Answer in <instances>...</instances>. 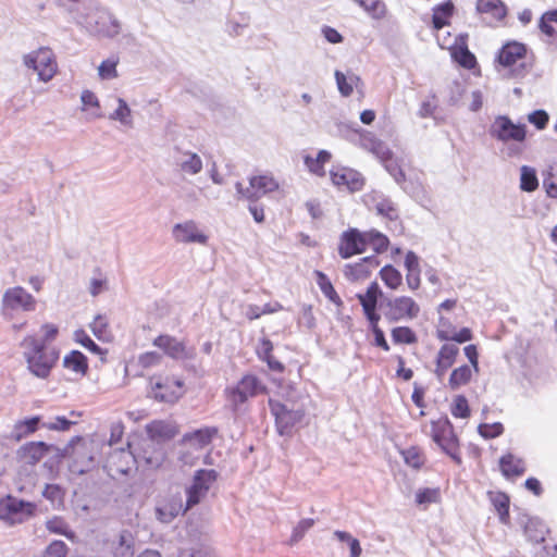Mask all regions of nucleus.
Segmentation results:
<instances>
[{
  "mask_svg": "<svg viewBox=\"0 0 557 557\" xmlns=\"http://www.w3.org/2000/svg\"><path fill=\"white\" fill-rule=\"evenodd\" d=\"M219 475L220 474L215 469L200 468L194 472L191 483L209 492L211 485L218 480Z\"/></svg>",
  "mask_w": 557,
  "mask_h": 557,
  "instance_id": "nucleus-42",
  "label": "nucleus"
},
{
  "mask_svg": "<svg viewBox=\"0 0 557 557\" xmlns=\"http://www.w3.org/2000/svg\"><path fill=\"white\" fill-rule=\"evenodd\" d=\"M329 174L334 186L345 187L350 194L361 191L366 186V177L362 173L346 165H334Z\"/></svg>",
  "mask_w": 557,
  "mask_h": 557,
  "instance_id": "nucleus-13",
  "label": "nucleus"
},
{
  "mask_svg": "<svg viewBox=\"0 0 557 557\" xmlns=\"http://www.w3.org/2000/svg\"><path fill=\"white\" fill-rule=\"evenodd\" d=\"M208 492L205 491L203 488L195 485L194 483L190 482L189 485H187L185 487V495H186V500H185V509H191L193 507L199 505L203 498L207 496Z\"/></svg>",
  "mask_w": 557,
  "mask_h": 557,
  "instance_id": "nucleus-49",
  "label": "nucleus"
},
{
  "mask_svg": "<svg viewBox=\"0 0 557 557\" xmlns=\"http://www.w3.org/2000/svg\"><path fill=\"white\" fill-rule=\"evenodd\" d=\"M113 557H134L135 537L131 530L123 529L117 534V540L112 543Z\"/></svg>",
  "mask_w": 557,
  "mask_h": 557,
  "instance_id": "nucleus-26",
  "label": "nucleus"
},
{
  "mask_svg": "<svg viewBox=\"0 0 557 557\" xmlns=\"http://www.w3.org/2000/svg\"><path fill=\"white\" fill-rule=\"evenodd\" d=\"M542 175V185L546 193V196L552 199H557V183L553 180L552 169L543 171Z\"/></svg>",
  "mask_w": 557,
  "mask_h": 557,
  "instance_id": "nucleus-64",
  "label": "nucleus"
},
{
  "mask_svg": "<svg viewBox=\"0 0 557 557\" xmlns=\"http://www.w3.org/2000/svg\"><path fill=\"white\" fill-rule=\"evenodd\" d=\"M183 392H177L166 385L162 392H154L153 399L158 403L174 405L183 397Z\"/></svg>",
  "mask_w": 557,
  "mask_h": 557,
  "instance_id": "nucleus-60",
  "label": "nucleus"
},
{
  "mask_svg": "<svg viewBox=\"0 0 557 557\" xmlns=\"http://www.w3.org/2000/svg\"><path fill=\"white\" fill-rule=\"evenodd\" d=\"M518 523L522 527L527 540L531 543H544L546 534L550 532V529L542 518L530 516L527 512L519 516Z\"/></svg>",
  "mask_w": 557,
  "mask_h": 557,
  "instance_id": "nucleus-15",
  "label": "nucleus"
},
{
  "mask_svg": "<svg viewBox=\"0 0 557 557\" xmlns=\"http://www.w3.org/2000/svg\"><path fill=\"white\" fill-rule=\"evenodd\" d=\"M333 534L337 541L348 545L349 553L355 550L362 552L360 541L357 537L352 536L351 533H349L348 531L336 530L334 531Z\"/></svg>",
  "mask_w": 557,
  "mask_h": 557,
  "instance_id": "nucleus-63",
  "label": "nucleus"
},
{
  "mask_svg": "<svg viewBox=\"0 0 557 557\" xmlns=\"http://www.w3.org/2000/svg\"><path fill=\"white\" fill-rule=\"evenodd\" d=\"M315 520L313 518H302L292 530V534L287 540V545L294 546L299 543L306 535V533L314 525Z\"/></svg>",
  "mask_w": 557,
  "mask_h": 557,
  "instance_id": "nucleus-47",
  "label": "nucleus"
},
{
  "mask_svg": "<svg viewBox=\"0 0 557 557\" xmlns=\"http://www.w3.org/2000/svg\"><path fill=\"white\" fill-rule=\"evenodd\" d=\"M147 437L154 443H168L175 438L180 433L178 425L175 422L154 419L145 425Z\"/></svg>",
  "mask_w": 557,
  "mask_h": 557,
  "instance_id": "nucleus-16",
  "label": "nucleus"
},
{
  "mask_svg": "<svg viewBox=\"0 0 557 557\" xmlns=\"http://www.w3.org/2000/svg\"><path fill=\"white\" fill-rule=\"evenodd\" d=\"M153 346L161 349L164 355L169 358L178 361L181 351H183L185 343L178 341L175 336L169 334H160L158 335L153 342Z\"/></svg>",
  "mask_w": 557,
  "mask_h": 557,
  "instance_id": "nucleus-25",
  "label": "nucleus"
},
{
  "mask_svg": "<svg viewBox=\"0 0 557 557\" xmlns=\"http://www.w3.org/2000/svg\"><path fill=\"white\" fill-rule=\"evenodd\" d=\"M377 159L397 185L405 181L406 173L401 166V159L397 158L391 148H386Z\"/></svg>",
  "mask_w": 557,
  "mask_h": 557,
  "instance_id": "nucleus-23",
  "label": "nucleus"
},
{
  "mask_svg": "<svg viewBox=\"0 0 557 557\" xmlns=\"http://www.w3.org/2000/svg\"><path fill=\"white\" fill-rule=\"evenodd\" d=\"M455 14V5L450 0L435 5L432 9L431 28L437 33L445 26H449Z\"/></svg>",
  "mask_w": 557,
  "mask_h": 557,
  "instance_id": "nucleus-22",
  "label": "nucleus"
},
{
  "mask_svg": "<svg viewBox=\"0 0 557 557\" xmlns=\"http://www.w3.org/2000/svg\"><path fill=\"white\" fill-rule=\"evenodd\" d=\"M268 406L274 418L276 434L281 437L292 438L294 429L305 419L306 410L302 407L289 409L285 403L271 397L268 399Z\"/></svg>",
  "mask_w": 557,
  "mask_h": 557,
  "instance_id": "nucleus-3",
  "label": "nucleus"
},
{
  "mask_svg": "<svg viewBox=\"0 0 557 557\" xmlns=\"http://www.w3.org/2000/svg\"><path fill=\"white\" fill-rule=\"evenodd\" d=\"M332 159V153L330 150L320 149L317 152V157H312L311 154H305L302 157L304 164L308 169V171L319 177L325 176V164L329 163Z\"/></svg>",
  "mask_w": 557,
  "mask_h": 557,
  "instance_id": "nucleus-28",
  "label": "nucleus"
},
{
  "mask_svg": "<svg viewBox=\"0 0 557 557\" xmlns=\"http://www.w3.org/2000/svg\"><path fill=\"white\" fill-rule=\"evenodd\" d=\"M344 275L349 282H358L368 278L371 275L369 268L362 263L361 258L354 263H347L344 267Z\"/></svg>",
  "mask_w": 557,
  "mask_h": 557,
  "instance_id": "nucleus-43",
  "label": "nucleus"
},
{
  "mask_svg": "<svg viewBox=\"0 0 557 557\" xmlns=\"http://www.w3.org/2000/svg\"><path fill=\"white\" fill-rule=\"evenodd\" d=\"M75 424H77V421L70 420L65 416H55L53 421L42 422L41 428L48 429L50 431L65 432Z\"/></svg>",
  "mask_w": 557,
  "mask_h": 557,
  "instance_id": "nucleus-57",
  "label": "nucleus"
},
{
  "mask_svg": "<svg viewBox=\"0 0 557 557\" xmlns=\"http://www.w3.org/2000/svg\"><path fill=\"white\" fill-rule=\"evenodd\" d=\"M351 72H334L337 89L342 97H349L354 87L358 88V83L361 82L357 75H348Z\"/></svg>",
  "mask_w": 557,
  "mask_h": 557,
  "instance_id": "nucleus-35",
  "label": "nucleus"
},
{
  "mask_svg": "<svg viewBox=\"0 0 557 557\" xmlns=\"http://www.w3.org/2000/svg\"><path fill=\"white\" fill-rule=\"evenodd\" d=\"M73 339L89 352L97 355L102 363L108 362L107 356L109 350L98 345L84 329L79 327L75 330Z\"/></svg>",
  "mask_w": 557,
  "mask_h": 557,
  "instance_id": "nucleus-30",
  "label": "nucleus"
},
{
  "mask_svg": "<svg viewBox=\"0 0 557 557\" xmlns=\"http://www.w3.org/2000/svg\"><path fill=\"white\" fill-rule=\"evenodd\" d=\"M488 135L503 144L525 141L528 126L522 122L515 123L507 114H499L490 124Z\"/></svg>",
  "mask_w": 557,
  "mask_h": 557,
  "instance_id": "nucleus-7",
  "label": "nucleus"
},
{
  "mask_svg": "<svg viewBox=\"0 0 557 557\" xmlns=\"http://www.w3.org/2000/svg\"><path fill=\"white\" fill-rule=\"evenodd\" d=\"M539 184L540 183L535 168L530 165H522L520 168V189L525 193H533L539 188Z\"/></svg>",
  "mask_w": 557,
  "mask_h": 557,
  "instance_id": "nucleus-41",
  "label": "nucleus"
},
{
  "mask_svg": "<svg viewBox=\"0 0 557 557\" xmlns=\"http://www.w3.org/2000/svg\"><path fill=\"white\" fill-rule=\"evenodd\" d=\"M488 496L496 512L510 509V497L506 492H488Z\"/></svg>",
  "mask_w": 557,
  "mask_h": 557,
  "instance_id": "nucleus-61",
  "label": "nucleus"
},
{
  "mask_svg": "<svg viewBox=\"0 0 557 557\" xmlns=\"http://www.w3.org/2000/svg\"><path fill=\"white\" fill-rule=\"evenodd\" d=\"M109 119L122 125L133 127L132 110L124 98H117V108L109 114Z\"/></svg>",
  "mask_w": 557,
  "mask_h": 557,
  "instance_id": "nucleus-44",
  "label": "nucleus"
},
{
  "mask_svg": "<svg viewBox=\"0 0 557 557\" xmlns=\"http://www.w3.org/2000/svg\"><path fill=\"white\" fill-rule=\"evenodd\" d=\"M398 185L409 197L414 200H420L424 197V188L418 180L407 178L406 176L405 181Z\"/></svg>",
  "mask_w": 557,
  "mask_h": 557,
  "instance_id": "nucleus-56",
  "label": "nucleus"
},
{
  "mask_svg": "<svg viewBox=\"0 0 557 557\" xmlns=\"http://www.w3.org/2000/svg\"><path fill=\"white\" fill-rule=\"evenodd\" d=\"M505 432V426L502 422H481L478 425V433L484 440H493L499 437Z\"/></svg>",
  "mask_w": 557,
  "mask_h": 557,
  "instance_id": "nucleus-52",
  "label": "nucleus"
},
{
  "mask_svg": "<svg viewBox=\"0 0 557 557\" xmlns=\"http://www.w3.org/2000/svg\"><path fill=\"white\" fill-rule=\"evenodd\" d=\"M69 547L62 540L51 541L41 554V557H66Z\"/></svg>",
  "mask_w": 557,
  "mask_h": 557,
  "instance_id": "nucleus-58",
  "label": "nucleus"
},
{
  "mask_svg": "<svg viewBox=\"0 0 557 557\" xmlns=\"http://www.w3.org/2000/svg\"><path fill=\"white\" fill-rule=\"evenodd\" d=\"M20 346L27 347L23 357L28 372L37 379L47 380L52 372L51 363L48 362L46 357L47 346L38 343V338L33 334L26 335Z\"/></svg>",
  "mask_w": 557,
  "mask_h": 557,
  "instance_id": "nucleus-5",
  "label": "nucleus"
},
{
  "mask_svg": "<svg viewBox=\"0 0 557 557\" xmlns=\"http://www.w3.org/2000/svg\"><path fill=\"white\" fill-rule=\"evenodd\" d=\"M62 367L79 376H85L89 371V359L83 351L72 349L63 357Z\"/></svg>",
  "mask_w": 557,
  "mask_h": 557,
  "instance_id": "nucleus-24",
  "label": "nucleus"
},
{
  "mask_svg": "<svg viewBox=\"0 0 557 557\" xmlns=\"http://www.w3.org/2000/svg\"><path fill=\"white\" fill-rule=\"evenodd\" d=\"M219 434V428L215 425H205L194 429L183 434L180 440L181 445L190 444L195 449H202L210 445Z\"/></svg>",
  "mask_w": 557,
  "mask_h": 557,
  "instance_id": "nucleus-17",
  "label": "nucleus"
},
{
  "mask_svg": "<svg viewBox=\"0 0 557 557\" xmlns=\"http://www.w3.org/2000/svg\"><path fill=\"white\" fill-rule=\"evenodd\" d=\"M24 64L33 70H57V57L51 48L41 47L24 57Z\"/></svg>",
  "mask_w": 557,
  "mask_h": 557,
  "instance_id": "nucleus-18",
  "label": "nucleus"
},
{
  "mask_svg": "<svg viewBox=\"0 0 557 557\" xmlns=\"http://www.w3.org/2000/svg\"><path fill=\"white\" fill-rule=\"evenodd\" d=\"M476 10L490 14L496 21H502L507 15V8L500 0H478Z\"/></svg>",
  "mask_w": 557,
  "mask_h": 557,
  "instance_id": "nucleus-33",
  "label": "nucleus"
},
{
  "mask_svg": "<svg viewBox=\"0 0 557 557\" xmlns=\"http://www.w3.org/2000/svg\"><path fill=\"white\" fill-rule=\"evenodd\" d=\"M313 275L317 282V285L319 286L321 293L324 295V297L332 302L337 308H341L344 306V301L342 300L341 296L336 292L331 278L326 273H324L321 270H314Z\"/></svg>",
  "mask_w": 557,
  "mask_h": 557,
  "instance_id": "nucleus-29",
  "label": "nucleus"
},
{
  "mask_svg": "<svg viewBox=\"0 0 557 557\" xmlns=\"http://www.w3.org/2000/svg\"><path fill=\"white\" fill-rule=\"evenodd\" d=\"M37 300L23 286L16 285L7 288L1 299V311L3 314L10 311L33 312L36 310Z\"/></svg>",
  "mask_w": 557,
  "mask_h": 557,
  "instance_id": "nucleus-9",
  "label": "nucleus"
},
{
  "mask_svg": "<svg viewBox=\"0 0 557 557\" xmlns=\"http://www.w3.org/2000/svg\"><path fill=\"white\" fill-rule=\"evenodd\" d=\"M498 467L502 475L506 480H513L522 476L525 471V461L511 451L503 454L498 459Z\"/></svg>",
  "mask_w": 557,
  "mask_h": 557,
  "instance_id": "nucleus-20",
  "label": "nucleus"
},
{
  "mask_svg": "<svg viewBox=\"0 0 557 557\" xmlns=\"http://www.w3.org/2000/svg\"><path fill=\"white\" fill-rule=\"evenodd\" d=\"M173 236L177 242L184 244L206 245L209 240V236L200 231L194 221L176 223L173 227Z\"/></svg>",
  "mask_w": 557,
  "mask_h": 557,
  "instance_id": "nucleus-19",
  "label": "nucleus"
},
{
  "mask_svg": "<svg viewBox=\"0 0 557 557\" xmlns=\"http://www.w3.org/2000/svg\"><path fill=\"white\" fill-rule=\"evenodd\" d=\"M391 338L394 345H414L419 341L416 331L408 325L394 326L391 330Z\"/></svg>",
  "mask_w": 557,
  "mask_h": 557,
  "instance_id": "nucleus-34",
  "label": "nucleus"
},
{
  "mask_svg": "<svg viewBox=\"0 0 557 557\" xmlns=\"http://www.w3.org/2000/svg\"><path fill=\"white\" fill-rule=\"evenodd\" d=\"M273 342L269 337L263 336L259 339L256 347V356L267 364L270 371L283 374L286 369L285 364L273 356Z\"/></svg>",
  "mask_w": 557,
  "mask_h": 557,
  "instance_id": "nucleus-21",
  "label": "nucleus"
},
{
  "mask_svg": "<svg viewBox=\"0 0 557 557\" xmlns=\"http://www.w3.org/2000/svg\"><path fill=\"white\" fill-rule=\"evenodd\" d=\"M89 327L94 336L102 343H111L113 335L109 329V319L106 314L97 313Z\"/></svg>",
  "mask_w": 557,
  "mask_h": 557,
  "instance_id": "nucleus-32",
  "label": "nucleus"
},
{
  "mask_svg": "<svg viewBox=\"0 0 557 557\" xmlns=\"http://www.w3.org/2000/svg\"><path fill=\"white\" fill-rule=\"evenodd\" d=\"M352 131L358 134L359 145L373 153L376 158L381 156V153L388 148L385 143L377 138L372 132L367 131L362 127L352 128Z\"/></svg>",
  "mask_w": 557,
  "mask_h": 557,
  "instance_id": "nucleus-31",
  "label": "nucleus"
},
{
  "mask_svg": "<svg viewBox=\"0 0 557 557\" xmlns=\"http://www.w3.org/2000/svg\"><path fill=\"white\" fill-rule=\"evenodd\" d=\"M375 211L377 215H381L389 221H396L399 219L396 206L391 199L386 197H384L375 205Z\"/></svg>",
  "mask_w": 557,
  "mask_h": 557,
  "instance_id": "nucleus-55",
  "label": "nucleus"
},
{
  "mask_svg": "<svg viewBox=\"0 0 557 557\" xmlns=\"http://www.w3.org/2000/svg\"><path fill=\"white\" fill-rule=\"evenodd\" d=\"M387 310L383 315L388 323H396L401 320H412L418 317L420 307L409 296H398L394 299H386Z\"/></svg>",
  "mask_w": 557,
  "mask_h": 557,
  "instance_id": "nucleus-11",
  "label": "nucleus"
},
{
  "mask_svg": "<svg viewBox=\"0 0 557 557\" xmlns=\"http://www.w3.org/2000/svg\"><path fill=\"white\" fill-rule=\"evenodd\" d=\"M51 448H54L53 443H47L45 441L26 442L16 449V460L18 462H25L28 466H35L44 457L51 454Z\"/></svg>",
  "mask_w": 557,
  "mask_h": 557,
  "instance_id": "nucleus-14",
  "label": "nucleus"
},
{
  "mask_svg": "<svg viewBox=\"0 0 557 557\" xmlns=\"http://www.w3.org/2000/svg\"><path fill=\"white\" fill-rule=\"evenodd\" d=\"M188 509H185L183 495L181 492L169 493L159 500L154 506V517L157 521L163 524H170L178 516H184Z\"/></svg>",
  "mask_w": 557,
  "mask_h": 557,
  "instance_id": "nucleus-10",
  "label": "nucleus"
},
{
  "mask_svg": "<svg viewBox=\"0 0 557 557\" xmlns=\"http://www.w3.org/2000/svg\"><path fill=\"white\" fill-rule=\"evenodd\" d=\"M400 455L405 465L414 470H420L424 465V460L422 459V451L419 446L412 445L404 448L400 450Z\"/></svg>",
  "mask_w": 557,
  "mask_h": 557,
  "instance_id": "nucleus-46",
  "label": "nucleus"
},
{
  "mask_svg": "<svg viewBox=\"0 0 557 557\" xmlns=\"http://www.w3.org/2000/svg\"><path fill=\"white\" fill-rule=\"evenodd\" d=\"M37 504L32 500L7 494L0 498V520L9 527L22 524L35 517Z\"/></svg>",
  "mask_w": 557,
  "mask_h": 557,
  "instance_id": "nucleus-4",
  "label": "nucleus"
},
{
  "mask_svg": "<svg viewBox=\"0 0 557 557\" xmlns=\"http://www.w3.org/2000/svg\"><path fill=\"white\" fill-rule=\"evenodd\" d=\"M269 393V387L253 373H245L236 384L224 388V396L230 401L232 412H237L249 398Z\"/></svg>",
  "mask_w": 557,
  "mask_h": 557,
  "instance_id": "nucleus-2",
  "label": "nucleus"
},
{
  "mask_svg": "<svg viewBox=\"0 0 557 557\" xmlns=\"http://www.w3.org/2000/svg\"><path fill=\"white\" fill-rule=\"evenodd\" d=\"M472 379V371L469 364H461L450 372L448 379V386L450 389L456 391L459 387L467 385Z\"/></svg>",
  "mask_w": 557,
  "mask_h": 557,
  "instance_id": "nucleus-39",
  "label": "nucleus"
},
{
  "mask_svg": "<svg viewBox=\"0 0 557 557\" xmlns=\"http://www.w3.org/2000/svg\"><path fill=\"white\" fill-rule=\"evenodd\" d=\"M553 23L557 24V9L546 11L539 21L540 30L548 38H554L557 35Z\"/></svg>",
  "mask_w": 557,
  "mask_h": 557,
  "instance_id": "nucleus-50",
  "label": "nucleus"
},
{
  "mask_svg": "<svg viewBox=\"0 0 557 557\" xmlns=\"http://www.w3.org/2000/svg\"><path fill=\"white\" fill-rule=\"evenodd\" d=\"M458 355L459 348L456 345L448 344L446 342L438 349L435 360L453 367V364L456 362Z\"/></svg>",
  "mask_w": 557,
  "mask_h": 557,
  "instance_id": "nucleus-54",
  "label": "nucleus"
},
{
  "mask_svg": "<svg viewBox=\"0 0 557 557\" xmlns=\"http://www.w3.org/2000/svg\"><path fill=\"white\" fill-rule=\"evenodd\" d=\"M51 454L52 455L42 463V468L47 471L48 479L53 481L60 474V466L63 459L59 457L57 453Z\"/></svg>",
  "mask_w": 557,
  "mask_h": 557,
  "instance_id": "nucleus-62",
  "label": "nucleus"
},
{
  "mask_svg": "<svg viewBox=\"0 0 557 557\" xmlns=\"http://www.w3.org/2000/svg\"><path fill=\"white\" fill-rule=\"evenodd\" d=\"M431 438L441 451L449 457L457 466L462 465L460 440L455 432L454 424L446 414L437 420L431 421Z\"/></svg>",
  "mask_w": 557,
  "mask_h": 557,
  "instance_id": "nucleus-1",
  "label": "nucleus"
},
{
  "mask_svg": "<svg viewBox=\"0 0 557 557\" xmlns=\"http://www.w3.org/2000/svg\"><path fill=\"white\" fill-rule=\"evenodd\" d=\"M436 337L442 342L463 344L473 339V332L468 326H462L459 331L455 330L453 334H447L444 330H436Z\"/></svg>",
  "mask_w": 557,
  "mask_h": 557,
  "instance_id": "nucleus-45",
  "label": "nucleus"
},
{
  "mask_svg": "<svg viewBox=\"0 0 557 557\" xmlns=\"http://www.w3.org/2000/svg\"><path fill=\"white\" fill-rule=\"evenodd\" d=\"M337 250L339 257L345 260L366 252L368 250L367 231L349 226L339 235Z\"/></svg>",
  "mask_w": 557,
  "mask_h": 557,
  "instance_id": "nucleus-12",
  "label": "nucleus"
},
{
  "mask_svg": "<svg viewBox=\"0 0 557 557\" xmlns=\"http://www.w3.org/2000/svg\"><path fill=\"white\" fill-rule=\"evenodd\" d=\"M41 416H28L16 421L11 432L10 438L20 442L24 437L35 433L40 426Z\"/></svg>",
  "mask_w": 557,
  "mask_h": 557,
  "instance_id": "nucleus-27",
  "label": "nucleus"
},
{
  "mask_svg": "<svg viewBox=\"0 0 557 557\" xmlns=\"http://www.w3.org/2000/svg\"><path fill=\"white\" fill-rule=\"evenodd\" d=\"M45 525L49 533L62 535L70 541H73L76 537L75 531L61 516H53L46 521Z\"/></svg>",
  "mask_w": 557,
  "mask_h": 557,
  "instance_id": "nucleus-38",
  "label": "nucleus"
},
{
  "mask_svg": "<svg viewBox=\"0 0 557 557\" xmlns=\"http://www.w3.org/2000/svg\"><path fill=\"white\" fill-rule=\"evenodd\" d=\"M450 413L457 419H468L471 416L468 398L463 394L454 397L450 404Z\"/></svg>",
  "mask_w": 557,
  "mask_h": 557,
  "instance_id": "nucleus-48",
  "label": "nucleus"
},
{
  "mask_svg": "<svg viewBox=\"0 0 557 557\" xmlns=\"http://www.w3.org/2000/svg\"><path fill=\"white\" fill-rule=\"evenodd\" d=\"M438 487H422L416 492L414 502L417 505H430L440 500Z\"/></svg>",
  "mask_w": 557,
  "mask_h": 557,
  "instance_id": "nucleus-53",
  "label": "nucleus"
},
{
  "mask_svg": "<svg viewBox=\"0 0 557 557\" xmlns=\"http://www.w3.org/2000/svg\"><path fill=\"white\" fill-rule=\"evenodd\" d=\"M497 61L505 67H510L517 64L521 67H532L534 65L535 58L524 44L508 41L499 49Z\"/></svg>",
  "mask_w": 557,
  "mask_h": 557,
  "instance_id": "nucleus-8",
  "label": "nucleus"
},
{
  "mask_svg": "<svg viewBox=\"0 0 557 557\" xmlns=\"http://www.w3.org/2000/svg\"><path fill=\"white\" fill-rule=\"evenodd\" d=\"M379 275L384 285L392 290L398 289L403 284L401 272L392 263L383 265L379 271Z\"/></svg>",
  "mask_w": 557,
  "mask_h": 557,
  "instance_id": "nucleus-37",
  "label": "nucleus"
},
{
  "mask_svg": "<svg viewBox=\"0 0 557 557\" xmlns=\"http://www.w3.org/2000/svg\"><path fill=\"white\" fill-rule=\"evenodd\" d=\"M437 41L442 49L449 51V55L455 64L465 70L476 67V58L469 49V35L467 33L458 34L454 40H450V34L448 33L443 38L437 36Z\"/></svg>",
  "mask_w": 557,
  "mask_h": 557,
  "instance_id": "nucleus-6",
  "label": "nucleus"
},
{
  "mask_svg": "<svg viewBox=\"0 0 557 557\" xmlns=\"http://www.w3.org/2000/svg\"><path fill=\"white\" fill-rule=\"evenodd\" d=\"M389 244V238L384 233L376 228H370L367 231V247H371L376 255L387 251Z\"/></svg>",
  "mask_w": 557,
  "mask_h": 557,
  "instance_id": "nucleus-40",
  "label": "nucleus"
},
{
  "mask_svg": "<svg viewBox=\"0 0 557 557\" xmlns=\"http://www.w3.org/2000/svg\"><path fill=\"white\" fill-rule=\"evenodd\" d=\"M85 454V460L86 462L84 465H81L79 456L73 457L72 462L69 465V469L71 472L77 474V475H84L91 471L96 463H95V456L92 453H84Z\"/></svg>",
  "mask_w": 557,
  "mask_h": 557,
  "instance_id": "nucleus-51",
  "label": "nucleus"
},
{
  "mask_svg": "<svg viewBox=\"0 0 557 557\" xmlns=\"http://www.w3.org/2000/svg\"><path fill=\"white\" fill-rule=\"evenodd\" d=\"M249 185L259 190L263 196L280 188L278 182L271 174H259L249 177Z\"/></svg>",
  "mask_w": 557,
  "mask_h": 557,
  "instance_id": "nucleus-36",
  "label": "nucleus"
},
{
  "mask_svg": "<svg viewBox=\"0 0 557 557\" xmlns=\"http://www.w3.org/2000/svg\"><path fill=\"white\" fill-rule=\"evenodd\" d=\"M528 121L537 131H543L547 127L549 122V114L544 109H535L528 114Z\"/></svg>",
  "mask_w": 557,
  "mask_h": 557,
  "instance_id": "nucleus-59",
  "label": "nucleus"
}]
</instances>
